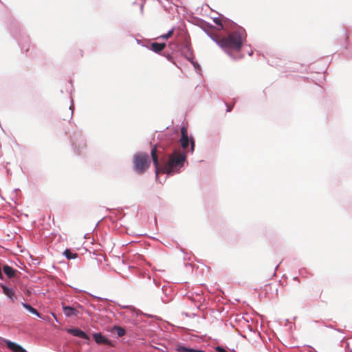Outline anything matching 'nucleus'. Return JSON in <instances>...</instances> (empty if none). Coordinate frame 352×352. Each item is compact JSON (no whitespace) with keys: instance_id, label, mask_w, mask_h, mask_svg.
Masks as SVG:
<instances>
[{"instance_id":"0eeeda50","label":"nucleus","mask_w":352,"mask_h":352,"mask_svg":"<svg viewBox=\"0 0 352 352\" xmlns=\"http://www.w3.org/2000/svg\"><path fill=\"white\" fill-rule=\"evenodd\" d=\"M94 338L96 343L98 344H104L107 345H111V342L107 338L102 336L100 333H94Z\"/></svg>"},{"instance_id":"20e7f679","label":"nucleus","mask_w":352,"mask_h":352,"mask_svg":"<svg viewBox=\"0 0 352 352\" xmlns=\"http://www.w3.org/2000/svg\"><path fill=\"white\" fill-rule=\"evenodd\" d=\"M182 137L179 140L182 147L185 149L189 145V139L188 136V131L186 127H182L181 129Z\"/></svg>"},{"instance_id":"aec40b11","label":"nucleus","mask_w":352,"mask_h":352,"mask_svg":"<svg viewBox=\"0 0 352 352\" xmlns=\"http://www.w3.org/2000/svg\"><path fill=\"white\" fill-rule=\"evenodd\" d=\"M226 106H227V111L228 112H230L232 111V108H233V105L230 106L228 104H226Z\"/></svg>"},{"instance_id":"9d476101","label":"nucleus","mask_w":352,"mask_h":352,"mask_svg":"<svg viewBox=\"0 0 352 352\" xmlns=\"http://www.w3.org/2000/svg\"><path fill=\"white\" fill-rule=\"evenodd\" d=\"M166 47V43H152L150 46V50L155 52V53H160L162 50H164Z\"/></svg>"},{"instance_id":"7ed1b4c3","label":"nucleus","mask_w":352,"mask_h":352,"mask_svg":"<svg viewBox=\"0 0 352 352\" xmlns=\"http://www.w3.org/2000/svg\"><path fill=\"white\" fill-rule=\"evenodd\" d=\"M151 161L148 154L138 153L133 157V164L135 170L139 173H144L149 167Z\"/></svg>"},{"instance_id":"ddd939ff","label":"nucleus","mask_w":352,"mask_h":352,"mask_svg":"<svg viewBox=\"0 0 352 352\" xmlns=\"http://www.w3.org/2000/svg\"><path fill=\"white\" fill-rule=\"evenodd\" d=\"M22 305L23 306L24 308H25L27 310H28L31 314L36 315L38 317H41V315L38 312V311L35 308L32 307L30 305L23 302Z\"/></svg>"},{"instance_id":"39448f33","label":"nucleus","mask_w":352,"mask_h":352,"mask_svg":"<svg viewBox=\"0 0 352 352\" xmlns=\"http://www.w3.org/2000/svg\"><path fill=\"white\" fill-rule=\"evenodd\" d=\"M67 331L74 336L79 337L85 340L89 339L87 333L79 329H68Z\"/></svg>"},{"instance_id":"423d86ee","label":"nucleus","mask_w":352,"mask_h":352,"mask_svg":"<svg viewBox=\"0 0 352 352\" xmlns=\"http://www.w3.org/2000/svg\"><path fill=\"white\" fill-rule=\"evenodd\" d=\"M6 344L7 347L14 352H27L25 349L16 343L8 340L6 342Z\"/></svg>"},{"instance_id":"f03ea898","label":"nucleus","mask_w":352,"mask_h":352,"mask_svg":"<svg viewBox=\"0 0 352 352\" xmlns=\"http://www.w3.org/2000/svg\"><path fill=\"white\" fill-rule=\"evenodd\" d=\"M211 38L226 53L230 54L231 52L241 50L246 39V33L243 29H239L230 32L226 36L214 34Z\"/></svg>"},{"instance_id":"6ab92c4d","label":"nucleus","mask_w":352,"mask_h":352,"mask_svg":"<svg viewBox=\"0 0 352 352\" xmlns=\"http://www.w3.org/2000/svg\"><path fill=\"white\" fill-rule=\"evenodd\" d=\"M216 350L219 352H227L223 348L221 347V346H217L216 348Z\"/></svg>"},{"instance_id":"f3484780","label":"nucleus","mask_w":352,"mask_h":352,"mask_svg":"<svg viewBox=\"0 0 352 352\" xmlns=\"http://www.w3.org/2000/svg\"><path fill=\"white\" fill-rule=\"evenodd\" d=\"M190 149L192 152L195 149V141L192 138L190 139Z\"/></svg>"},{"instance_id":"1a4fd4ad","label":"nucleus","mask_w":352,"mask_h":352,"mask_svg":"<svg viewBox=\"0 0 352 352\" xmlns=\"http://www.w3.org/2000/svg\"><path fill=\"white\" fill-rule=\"evenodd\" d=\"M63 312L67 317L76 316L78 314V311L76 309L69 306L63 307Z\"/></svg>"},{"instance_id":"9b49d317","label":"nucleus","mask_w":352,"mask_h":352,"mask_svg":"<svg viewBox=\"0 0 352 352\" xmlns=\"http://www.w3.org/2000/svg\"><path fill=\"white\" fill-rule=\"evenodd\" d=\"M3 272L9 278L14 277L16 273V271L8 265L3 267Z\"/></svg>"},{"instance_id":"2eb2a0df","label":"nucleus","mask_w":352,"mask_h":352,"mask_svg":"<svg viewBox=\"0 0 352 352\" xmlns=\"http://www.w3.org/2000/svg\"><path fill=\"white\" fill-rule=\"evenodd\" d=\"M113 329L119 337H122L125 334V330L122 327L115 326Z\"/></svg>"},{"instance_id":"dca6fc26","label":"nucleus","mask_w":352,"mask_h":352,"mask_svg":"<svg viewBox=\"0 0 352 352\" xmlns=\"http://www.w3.org/2000/svg\"><path fill=\"white\" fill-rule=\"evenodd\" d=\"M173 32H174V29L173 28L170 30H169L166 34L161 35L159 38H161L163 39H168L169 38H170L173 36Z\"/></svg>"},{"instance_id":"a211bd4d","label":"nucleus","mask_w":352,"mask_h":352,"mask_svg":"<svg viewBox=\"0 0 352 352\" xmlns=\"http://www.w3.org/2000/svg\"><path fill=\"white\" fill-rule=\"evenodd\" d=\"M214 23H215L216 24H217V25H221V28H223V25H222V24H221V23L220 19H215L214 20Z\"/></svg>"},{"instance_id":"6e6552de","label":"nucleus","mask_w":352,"mask_h":352,"mask_svg":"<svg viewBox=\"0 0 352 352\" xmlns=\"http://www.w3.org/2000/svg\"><path fill=\"white\" fill-rule=\"evenodd\" d=\"M2 289L5 295H6L12 302H15L17 297L15 295L14 291L12 289L8 288L5 285H2Z\"/></svg>"},{"instance_id":"f8f14e48","label":"nucleus","mask_w":352,"mask_h":352,"mask_svg":"<svg viewBox=\"0 0 352 352\" xmlns=\"http://www.w3.org/2000/svg\"><path fill=\"white\" fill-rule=\"evenodd\" d=\"M178 352H205L201 350H195L193 349L187 348L183 346H177L176 349Z\"/></svg>"},{"instance_id":"412c9836","label":"nucleus","mask_w":352,"mask_h":352,"mask_svg":"<svg viewBox=\"0 0 352 352\" xmlns=\"http://www.w3.org/2000/svg\"><path fill=\"white\" fill-rule=\"evenodd\" d=\"M0 278H3V274L1 272V270L0 271Z\"/></svg>"},{"instance_id":"f257e3e1","label":"nucleus","mask_w":352,"mask_h":352,"mask_svg":"<svg viewBox=\"0 0 352 352\" xmlns=\"http://www.w3.org/2000/svg\"><path fill=\"white\" fill-rule=\"evenodd\" d=\"M161 153L159 148L155 146L151 150V157L156 168V174L160 171L168 175H173L178 173L183 167L186 159V154L180 150H175L168 158V162L160 169L158 162V154Z\"/></svg>"},{"instance_id":"4468645a","label":"nucleus","mask_w":352,"mask_h":352,"mask_svg":"<svg viewBox=\"0 0 352 352\" xmlns=\"http://www.w3.org/2000/svg\"><path fill=\"white\" fill-rule=\"evenodd\" d=\"M64 255L66 256L67 258L68 259H72V258H77L78 256V254L76 253H73L70 251V250H65V252H64Z\"/></svg>"}]
</instances>
